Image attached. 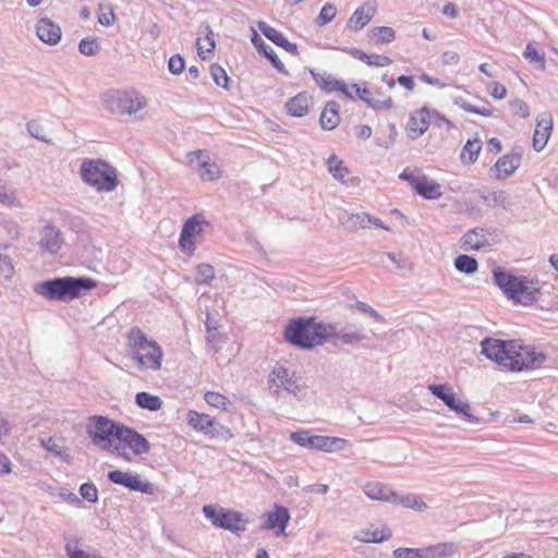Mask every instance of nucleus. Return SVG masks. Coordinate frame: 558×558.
I'll list each match as a JSON object with an SVG mask.
<instances>
[{"label": "nucleus", "instance_id": "obj_1", "mask_svg": "<svg viewBox=\"0 0 558 558\" xmlns=\"http://www.w3.org/2000/svg\"><path fill=\"white\" fill-rule=\"evenodd\" d=\"M332 335L333 324L317 322L315 317L291 319L283 333L287 342L306 350L331 341Z\"/></svg>", "mask_w": 558, "mask_h": 558}, {"label": "nucleus", "instance_id": "obj_2", "mask_svg": "<svg viewBox=\"0 0 558 558\" xmlns=\"http://www.w3.org/2000/svg\"><path fill=\"white\" fill-rule=\"evenodd\" d=\"M96 286V281L90 278L66 276L43 281L34 291L46 300L65 302L80 298Z\"/></svg>", "mask_w": 558, "mask_h": 558}, {"label": "nucleus", "instance_id": "obj_3", "mask_svg": "<svg viewBox=\"0 0 558 558\" xmlns=\"http://www.w3.org/2000/svg\"><path fill=\"white\" fill-rule=\"evenodd\" d=\"M128 354L137 362L141 369L158 371L161 367L163 352L161 347L138 327L126 335Z\"/></svg>", "mask_w": 558, "mask_h": 558}, {"label": "nucleus", "instance_id": "obj_4", "mask_svg": "<svg viewBox=\"0 0 558 558\" xmlns=\"http://www.w3.org/2000/svg\"><path fill=\"white\" fill-rule=\"evenodd\" d=\"M494 282L511 300L523 305H530L538 299V281L529 280L526 277H517L500 267L493 271Z\"/></svg>", "mask_w": 558, "mask_h": 558}, {"label": "nucleus", "instance_id": "obj_5", "mask_svg": "<svg viewBox=\"0 0 558 558\" xmlns=\"http://www.w3.org/2000/svg\"><path fill=\"white\" fill-rule=\"evenodd\" d=\"M80 175L85 184L97 192H112L118 186L117 170L102 159H84Z\"/></svg>", "mask_w": 558, "mask_h": 558}, {"label": "nucleus", "instance_id": "obj_6", "mask_svg": "<svg viewBox=\"0 0 558 558\" xmlns=\"http://www.w3.org/2000/svg\"><path fill=\"white\" fill-rule=\"evenodd\" d=\"M150 451L149 441L134 428L124 424L118 429L117 438L110 453L126 462L133 461V456L147 454Z\"/></svg>", "mask_w": 558, "mask_h": 558}, {"label": "nucleus", "instance_id": "obj_7", "mask_svg": "<svg viewBox=\"0 0 558 558\" xmlns=\"http://www.w3.org/2000/svg\"><path fill=\"white\" fill-rule=\"evenodd\" d=\"M121 425L122 423L110 420L107 416L93 415L86 425V433L93 445L104 451L111 452Z\"/></svg>", "mask_w": 558, "mask_h": 558}, {"label": "nucleus", "instance_id": "obj_8", "mask_svg": "<svg viewBox=\"0 0 558 558\" xmlns=\"http://www.w3.org/2000/svg\"><path fill=\"white\" fill-rule=\"evenodd\" d=\"M506 369L510 372H521L523 369H535L541 367L546 355L543 352L535 351L534 348L522 345L518 340H510Z\"/></svg>", "mask_w": 558, "mask_h": 558}, {"label": "nucleus", "instance_id": "obj_9", "mask_svg": "<svg viewBox=\"0 0 558 558\" xmlns=\"http://www.w3.org/2000/svg\"><path fill=\"white\" fill-rule=\"evenodd\" d=\"M204 515L218 529L228 530L232 533L244 532L247 521L238 511L222 508L216 505L203 507Z\"/></svg>", "mask_w": 558, "mask_h": 558}, {"label": "nucleus", "instance_id": "obj_10", "mask_svg": "<svg viewBox=\"0 0 558 558\" xmlns=\"http://www.w3.org/2000/svg\"><path fill=\"white\" fill-rule=\"evenodd\" d=\"M104 104L111 113L133 114L144 107L145 100L137 94L116 90L105 95Z\"/></svg>", "mask_w": 558, "mask_h": 558}, {"label": "nucleus", "instance_id": "obj_11", "mask_svg": "<svg viewBox=\"0 0 558 558\" xmlns=\"http://www.w3.org/2000/svg\"><path fill=\"white\" fill-rule=\"evenodd\" d=\"M499 242L496 229L473 228L462 236V245L465 250L480 251Z\"/></svg>", "mask_w": 558, "mask_h": 558}, {"label": "nucleus", "instance_id": "obj_12", "mask_svg": "<svg viewBox=\"0 0 558 558\" xmlns=\"http://www.w3.org/2000/svg\"><path fill=\"white\" fill-rule=\"evenodd\" d=\"M204 226L209 223L201 215H194L183 223L179 238V246L183 252L194 253L196 250L194 236L203 231Z\"/></svg>", "mask_w": 558, "mask_h": 558}, {"label": "nucleus", "instance_id": "obj_13", "mask_svg": "<svg viewBox=\"0 0 558 558\" xmlns=\"http://www.w3.org/2000/svg\"><path fill=\"white\" fill-rule=\"evenodd\" d=\"M189 163L194 167L204 181H216L221 177V170L215 162H209L206 150H195L187 154Z\"/></svg>", "mask_w": 558, "mask_h": 558}, {"label": "nucleus", "instance_id": "obj_14", "mask_svg": "<svg viewBox=\"0 0 558 558\" xmlns=\"http://www.w3.org/2000/svg\"><path fill=\"white\" fill-rule=\"evenodd\" d=\"M108 480L113 484L124 486L133 492H140L143 494H153L154 486L149 482H144L137 474L131 472H123L120 470L110 471L108 473Z\"/></svg>", "mask_w": 558, "mask_h": 558}, {"label": "nucleus", "instance_id": "obj_15", "mask_svg": "<svg viewBox=\"0 0 558 558\" xmlns=\"http://www.w3.org/2000/svg\"><path fill=\"white\" fill-rule=\"evenodd\" d=\"M433 118H438V111L435 109L429 110L427 107L411 113L407 125L409 136L415 140L423 135L432 123Z\"/></svg>", "mask_w": 558, "mask_h": 558}, {"label": "nucleus", "instance_id": "obj_16", "mask_svg": "<svg viewBox=\"0 0 558 558\" xmlns=\"http://www.w3.org/2000/svg\"><path fill=\"white\" fill-rule=\"evenodd\" d=\"M269 381L275 384L277 388H283L294 396L301 392L295 372L290 371L283 365H275V367L269 373Z\"/></svg>", "mask_w": 558, "mask_h": 558}, {"label": "nucleus", "instance_id": "obj_17", "mask_svg": "<svg viewBox=\"0 0 558 558\" xmlns=\"http://www.w3.org/2000/svg\"><path fill=\"white\" fill-rule=\"evenodd\" d=\"M510 340L505 341L494 338H485L481 341V352L487 359L495 361L499 366L506 367Z\"/></svg>", "mask_w": 558, "mask_h": 558}, {"label": "nucleus", "instance_id": "obj_18", "mask_svg": "<svg viewBox=\"0 0 558 558\" xmlns=\"http://www.w3.org/2000/svg\"><path fill=\"white\" fill-rule=\"evenodd\" d=\"M63 244L62 232L58 227L48 222L39 231L38 245L41 251L57 254Z\"/></svg>", "mask_w": 558, "mask_h": 558}, {"label": "nucleus", "instance_id": "obj_19", "mask_svg": "<svg viewBox=\"0 0 558 558\" xmlns=\"http://www.w3.org/2000/svg\"><path fill=\"white\" fill-rule=\"evenodd\" d=\"M553 130V117L549 111L542 112L536 122V126L533 134V148L536 151H541L545 148Z\"/></svg>", "mask_w": 558, "mask_h": 558}, {"label": "nucleus", "instance_id": "obj_20", "mask_svg": "<svg viewBox=\"0 0 558 558\" xmlns=\"http://www.w3.org/2000/svg\"><path fill=\"white\" fill-rule=\"evenodd\" d=\"M367 339V335L364 333L362 329L357 328L354 325H345L341 329H338L337 326L333 325V335L332 340L330 342L333 344H338V342L340 341L342 344H362L364 348H367L365 344H363V342Z\"/></svg>", "mask_w": 558, "mask_h": 558}, {"label": "nucleus", "instance_id": "obj_21", "mask_svg": "<svg viewBox=\"0 0 558 558\" xmlns=\"http://www.w3.org/2000/svg\"><path fill=\"white\" fill-rule=\"evenodd\" d=\"M308 72L311 73L313 80L315 83L320 87V89L327 94L332 93L335 90L341 92L345 97L350 99H354L351 92L348 89L347 85L343 81H339L335 78L329 73H318L315 72L314 69H308Z\"/></svg>", "mask_w": 558, "mask_h": 558}, {"label": "nucleus", "instance_id": "obj_22", "mask_svg": "<svg viewBox=\"0 0 558 558\" xmlns=\"http://www.w3.org/2000/svg\"><path fill=\"white\" fill-rule=\"evenodd\" d=\"M289 520V510L283 506L276 505L274 511L266 513V520L263 523L262 529L278 530V532H276L277 535L284 534Z\"/></svg>", "mask_w": 558, "mask_h": 558}, {"label": "nucleus", "instance_id": "obj_23", "mask_svg": "<svg viewBox=\"0 0 558 558\" xmlns=\"http://www.w3.org/2000/svg\"><path fill=\"white\" fill-rule=\"evenodd\" d=\"M258 28L262 32V34L268 38L270 41H272L278 47L284 49L287 52L291 53L292 56L299 54L298 46L293 43H290L281 32L277 31L276 28L268 25L266 22H258Z\"/></svg>", "mask_w": 558, "mask_h": 558}, {"label": "nucleus", "instance_id": "obj_24", "mask_svg": "<svg viewBox=\"0 0 558 558\" xmlns=\"http://www.w3.org/2000/svg\"><path fill=\"white\" fill-rule=\"evenodd\" d=\"M521 165V154L512 151L511 154H507L500 157L492 171H496V179L502 180L510 177Z\"/></svg>", "mask_w": 558, "mask_h": 558}, {"label": "nucleus", "instance_id": "obj_25", "mask_svg": "<svg viewBox=\"0 0 558 558\" xmlns=\"http://www.w3.org/2000/svg\"><path fill=\"white\" fill-rule=\"evenodd\" d=\"M36 33L41 41L51 46L58 44L61 39L60 26L47 17L37 22Z\"/></svg>", "mask_w": 558, "mask_h": 558}, {"label": "nucleus", "instance_id": "obj_26", "mask_svg": "<svg viewBox=\"0 0 558 558\" xmlns=\"http://www.w3.org/2000/svg\"><path fill=\"white\" fill-rule=\"evenodd\" d=\"M460 546L453 542L438 543L421 548V558H450L459 553Z\"/></svg>", "mask_w": 558, "mask_h": 558}, {"label": "nucleus", "instance_id": "obj_27", "mask_svg": "<svg viewBox=\"0 0 558 558\" xmlns=\"http://www.w3.org/2000/svg\"><path fill=\"white\" fill-rule=\"evenodd\" d=\"M252 31L253 35L251 37V41L256 50L259 53H263L276 70H278L280 73L288 74L284 64L280 61L275 50L269 45H267L254 29Z\"/></svg>", "mask_w": 558, "mask_h": 558}, {"label": "nucleus", "instance_id": "obj_28", "mask_svg": "<svg viewBox=\"0 0 558 558\" xmlns=\"http://www.w3.org/2000/svg\"><path fill=\"white\" fill-rule=\"evenodd\" d=\"M352 88L355 92L356 98L364 101L369 108L380 111L392 108L391 97H385L384 100H376L373 93L367 87H361L359 84H353Z\"/></svg>", "mask_w": 558, "mask_h": 558}, {"label": "nucleus", "instance_id": "obj_29", "mask_svg": "<svg viewBox=\"0 0 558 558\" xmlns=\"http://www.w3.org/2000/svg\"><path fill=\"white\" fill-rule=\"evenodd\" d=\"M365 495L373 500L392 504L396 500L395 490L380 482H368L363 488Z\"/></svg>", "mask_w": 558, "mask_h": 558}, {"label": "nucleus", "instance_id": "obj_30", "mask_svg": "<svg viewBox=\"0 0 558 558\" xmlns=\"http://www.w3.org/2000/svg\"><path fill=\"white\" fill-rule=\"evenodd\" d=\"M441 401L452 411H454L458 414H462L465 420L470 423H476L478 422V418L474 416L470 412V404L468 402H463L459 400L456 396V393L452 391V388H450L446 395L442 397Z\"/></svg>", "mask_w": 558, "mask_h": 558}, {"label": "nucleus", "instance_id": "obj_31", "mask_svg": "<svg viewBox=\"0 0 558 558\" xmlns=\"http://www.w3.org/2000/svg\"><path fill=\"white\" fill-rule=\"evenodd\" d=\"M340 105L335 100H329L319 118V123L322 129L331 131L336 129L339 125L340 122V116H339Z\"/></svg>", "mask_w": 558, "mask_h": 558}, {"label": "nucleus", "instance_id": "obj_32", "mask_svg": "<svg viewBox=\"0 0 558 558\" xmlns=\"http://www.w3.org/2000/svg\"><path fill=\"white\" fill-rule=\"evenodd\" d=\"M415 192L425 199H438L442 195L440 184L426 175H421L420 182H415Z\"/></svg>", "mask_w": 558, "mask_h": 558}, {"label": "nucleus", "instance_id": "obj_33", "mask_svg": "<svg viewBox=\"0 0 558 558\" xmlns=\"http://www.w3.org/2000/svg\"><path fill=\"white\" fill-rule=\"evenodd\" d=\"M374 13L375 9L372 7H359L350 16L347 24L348 28L353 32L361 31L372 20Z\"/></svg>", "mask_w": 558, "mask_h": 558}, {"label": "nucleus", "instance_id": "obj_34", "mask_svg": "<svg viewBox=\"0 0 558 558\" xmlns=\"http://www.w3.org/2000/svg\"><path fill=\"white\" fill-rule=\"evenodd\" d=\"M315 450L328 453L339 452L348 446V440L336 436L317 435Z\"/></svg>", "mask_w": 558, "mask_h": 558}, {"label": "nucleus", "instance_id": "obj_35", "mask_svg": "<svg viewBox=\"0 0 558 558\" xmlns=\"http://www.w3.org/2000/svg\"><path fill=\"white\" fill-rule=\"evenodd\" d=\"M308 96L306 93H299L286 102L288 113L295 118H301L308 112Z\"/></svg>", "mask_w": 558, "mask_h": 558}, {"label": "nucleus", "instance_id": "obj_36", "mask_svg": "<svg viewBox=\"0 0 558 558\" xmlns=\"http://www.w3.org/2000/svg\"><path fill=\"white\" fill-rule=\"evenodd\" d=\"M395 498L396 500L392 501V505L396 506H402L404 508H410L418 512H424L427 510V505L423 499L415 495V494H405L400 495L397 492H395Z\"/></svg>", "mask_w": 558, "mask_h": 558}, {"label": "nucleus", "instance_id": "obj_37", "mask_svg": "<svg viewBox=\"0 0 558 558\" xmlns=\"http://www.w3.org/2000/svg\"><path fill=\"white\" fill-rule=\"evenodd\" d=\"M351 56L366 63L369 66H387L390 65L392 60L384 54L371 53L367 54L360 49H352Z\"/></svg>", "mask_w": 558, "mask_h": 558}, {"label": "nucleus", "instance_id": "obj_38", "mask_svg": "<svg viewBox=\"0 0 558 558\" xmlns=\"http://www.w3.org/2000/svg\"><path fill=\"white\" fill-rule=\"evenodd\" d=\"M482 201L489 207H501L506 210L511 208L509 195L505 191H493L481 195Z\"/></svg>", "mask_w": 558, "mask_h": 558}, {"label": "nucleus", "instance_id": "obj_39", "mask_svg": "<svg viewBox=\"0 0 558 558\" xmlns=\"http://www.w3.org/2000/svg\"><path fill=\"white\" fill-rule=\"evenodd\" d=\"M213 420L210 415L202 414L196 411H190L187 414L189 425L195 430L203 432L204 434L213 427Z\"/></svg>", "mask_w": 558, "mask_h": 558}, {"label": "nucleus", "instance_id": "obj_40", "mask_svg": "<svg viewBox=\"0 0 558 558\" xmlns=\"http://www.w3.org/2000/svg\"><path fill=\"white\" fill-rule=\"evenodd\" d=\"M135 403L145 410L158 411L162 407V400L158 396L142 391L136 393Z\"/></svg>", "mask_w": 558, "mask_h": 558}, {"label": "nucleus", "instance_id": "obj_41", "mask_svg": "<svg viewBox=\"0 0 558 558\" xmlns=\"http://www.w3.org/2000/svg\"><path fill=\"white\" fill-rule=\"evenodd\" d=\"M368 37L375 44H387L395 39L396 33L389 26H377L368 31Z\"/></svg>", "mask_w": 558, "mask_h": 558}, {"label": "nucleus", "instance_id": "obj_42", "mask_svg": "<svg viewBox=\"0 0 558 558\" xmlns=\"http://www.w3.org/2000/svg\"><path fill=\"white\" fill-rule=\"evenodd\" d=\"M481 149L482 142L480 140H468L461 151L462 161L474 163L477 160Z\"/></svg>", "mask_w": 558, "mask_h": 558}, {"label": "nucleus", "instance_id": "obj_43", "mask_svg": "<svg viewBox=\"0 0 558 558\" xmlns=\"http://www.w3.org/2000/svg\"><path fill=\"white\" fill-rule=\"evenodd\" d=\"M290 439L301 447L315 450L317 435H312L310 430H298L291 433Z\"/></svg>", "mask_w": 558, "mask_h": 558}, {"label": "nucleus", "instance_id": "obj_44", "mask_svg": "<svg viewBox=\"0 0 558 558\" xmlns=\"http://www.w3.org/2000/svg\"><path fill=\"white\" fill-rule=\"evenodd\" d=\"M454 267L460 272L472 275L477 270L478 263L474 257L461 254L456 257Z\"/></svg>", "mask_w": 558, "mask_h": 558}, {"label": "nucleus", "instance_id": "obj_45", "mask_svg": "<svg viewBox=\"0 0 558 558\" xmlns=\"http://www.w3.org/2000/svg\"><path fill=\"white\" fill-rule=\"evenodd\" d=\"M40 445L44 449L49 451L56 457H59L65 462H70L71 456L57 442L53 437H47L40 439Z\"/></svg>", "mask_w": 558, "mask_h": 558}, {"label": "nucleus", "instance_id": "obj_46", "mask_svg": "<svg viewBox=\"0 0 558 558\" xmlns=\"http://www.w3.org/2000/svg\"><path fill=\"white\" fill-rule=\"evenodd\" d=\"M362 533L364 535L361 539L366 543H381L391 536V532L388 527L368 529L366 531H362Z\"/></svg>", "mask_w": 558, "mask_h": 558}, {"label": "nucleus", "instance_id": "obj_47", "mask_svg": "<svg viewBox=\"0 0 558 558\" xmlns=\"http://www.w3.org/2000/svg\"><path fill=\"white\" fill-rule=\"evenodd\" d=\"M523 57L527 59L530 63H534L538 70H545V53L537 51L532 43L526 45Z\"/></svg>", "mask_w": 558, "mask_h": 558}, {"label": "nucleus", "instance_id": "obj_48", "mask_svg": "<svg viewBox=\"0 0 558 558\" xmlns=\"http://www.w3.org/2000/svg\"><path fill=\"white\" fill-rule=\"evenodd\" d=\"M78 51L86 57L96 56L100 51V44L96 37L83 38L78 44Z\"/></svg>", "mask_w": 558, "mask_h": 558}, {"label": "nucleus", "instance_id": "obj_49", "mask_svg": "<svg viewBox=\"0 0 558 558\" xmlns=\"http://www.w3.org/2000/svg\"><path fill=\"white\" fill-rule=\"evenodd\" d=\"M215 268L207 263H202L196 267V282L198 284H209L215 279Z\"/></svg>", "mask_w": 558, "mask_h": 558}, {"label": "nucleus", "instance_id": "obj_50", "mask_svg": "<svg viewBox=\"0 0 558 558\" xmlns=\"http://www.w3.org/2000/svg\"><path fill=\"white\" fill-rule=\"evenodd\" d=\"M210 74H211L214 82L218 86H220L227 90L230 89V77L228 76L226 70L221 65L214 63L210 66Z\"/></svg>", "mask_w": 558, "mask_h": 558}, {"label": "nucleus", "instance_id": "obj_51", "mask_svg": "<svg viewBox=\"0 0 558 558\" xmlns=\"http://www.w3.org/2000/svg\"><path fill=\"white\" fill-rule=\"evenodd\" d=\"M454 104L457 106H459L460 108H462L466 112L480 114V116H483V117H490V116H493V109L492 108H488V107L478 108V107H476L474 105L469 104L462 97L456 98Z\"/></svg>", "mask_w": 558, "mask_h": 558}, {"label": "nucleus", "instance_id": "obj_52", "mask_svg": "<svg viewBox=\"0 0 558 558\" xmlns=\"http://www.w3.org/2000/svg\"><path fill=\"white\" fill-rule=\"evenodd\" d=\"M329 171L336 180L343 181L344 175L348 173V169L343 167V162L338 159L336 155H331L328 158Z\"/></svg>", "mask_w": 558, "mask_h": 558}, {"label": "nucleus", "instance_id": "obj_53", "mask_svg": "<svg viewBox=\"0 0 558 558\" xmlns=\"http://www.w3.org/2000/svg\"><path fill=\"white\" fill-rule=\"evenodd\" d=\"M337 14V8L332 3H326L317 15L315 23L318 26H324L330 23Z\"/></svg>", "mask_w": 558, "mask_h": 558}, {"label": "nucleus", "instance_id": "obj_54", "mask_svg": "<svg viewBox=\"0 0 558 558\" xmlns=\"http://www.w3.org/2000/svg\"><path fill=\"white\" fill-rule=\"evenodd\" d=\"M371 215L366 213L349 215L347 220L353 229H366L371 226Z\"/></svg>", "mask_w": 558, "mask_h": 558}, {"label": "nucleus", "instance_id": "obj_55", "mask_svg": "<svg viewBox=\"0 0 558 558\" xmlns=\"http://www.w3.org/2000/svg\"><path fill=\"white\" fill-rule=\"evenodd\" d=\"M387 257L396 265V267L405 274H409L413 269V263L410 258L402 256L401 254L397 255L393 253H387Z\"/></svg>", "mask_w": 558, "mask_h": 558}, {"label": "nucleus", "instance_id": "obj_56", "mask_svg": "<svg viewBox=\"0 0 558 558\" xmlns=\"http://www.w3.org/2000/svg\"><path fill=\"white\" fill-rule=\"evenodd\" d=\"M205 401L214 407V408H222V409H226V405L228 403V399L227 397H225L223 395L219 393V392H215V391H208L205 393V397H204Z\"/></svg>", "mask_w": 558, "mask_h": 558}, {"label": "nucleus", "instance_id": "obj_57", "mask_svg": "<svg viewBox=\"0 0 558 558\" xmlns=\"http://www.w3.org/2000/svg\"><path fill=\"white\" fill-rule=\"evenodd\" d=\"M509 106L514 116H519L521 118H527L530 116L529 105L520 98L510 101Z\"/></svg>", "mask_w": 558, "mask_h": 558}, {"label": "nucleus", "instance_id": "obj_58", "mask_svg": "<svg viewBox=\"0 0 558 558\" xmlns=\"http://www.w3.org/2000/svg\"><path fill=\"white\" fill-rule=\"evenodd\" d=\"M81 496L87 501L95 504L98 500V490L92 483H84L80 487Z\"/></svg>", "mask_w": 558, "mask_h": 558}, {"label": "nucleus", "instance_id": "obj_59", "mask_svg": "<svg viewBox=\"0 0 558 558\" xmlns=\"http://www.w3.org/2000/svg\"><path fill=\"white\" fill-rule=\"evenodd\" d=\"M353 307L363 314L369 315L378 323H381V324L386 323V319L384 318V316H381L377 311H375L372 306H369L368 304H366L364 302L357 301L353 305Z\"/></svg>", "mask_w": 558, "mask_h": 558}, {"label": "nucleus", "instance_id": "obj_60", "mask_svg": "<svg viewBox=\"0 0 558 558\" xmlns=\"http://www.w3.org/2000/svg\"><path fill=\"white\" fill-rule=\"evenodd\" d=\"M206 434L210 435L211 437H223V438L232 437L231 430L228 427H226L225 425L217 422L215 418L213 420V427H210Z\"/></svg>", "mask_w": 558, "mask_h": 558}, {"label": "nucleus", "instance_id": "obj_61", "mask_svg": "<svg viewBox=\"0 0 558 558\" xmlns=\"http://www.w3.org/2000/svg\"><path fill=\"white\" fill-rule=\"evenodd\" d=\"M185 61L180 54H173L168 61V69L170 73L178 75L184 71Z\"/></svg>", "mask_w": 558, "mask_h": 558}, {"label": "nucleus", "instance_id": "obj_62", "mask_svg": "<svg viewBox=\"0 0 558 558\" xmlns=\"http://www.w3.org/2000/svg\"><path fill=\"white\" fill-rule=\"evenodd\" d=\"M14 274V267L8 255L0 254V275L5 279H11Z\"/></svg>", "mask_w": 558, "mask_h": 558}, {"label": "nucleus", "instance_id": "obj_63", "mask_svg": "<svg viewBox=\"0 0 558 558\" xmlns=\"http://www.w3.org/2000/svg\"><path fill=\"white\" fill-rule=\"evenodd\" d=\"M392 555L395 558H421V548H397Z\"/></svg>", "mask_w": 558, "mask_h": 558}, {"label": "nucleus", "instance_id": "obj_64", "mask_svg": "<svg viewBox=\"0 0 558 558\" xmlns=\"http://www.w3.org/2000/svg\"><path fill=\"white\" fill-rule=\"evenodd\" d=\"M206 330H207V344L211 348V349H216V345L218 343V340H219V332L217 330V327H209V322H206Z\"/></svg>", "mask_w": 558, "mask_h": 558}]
</instances>
